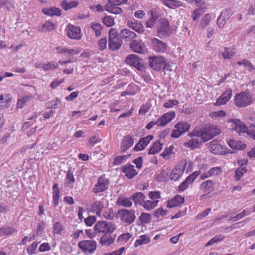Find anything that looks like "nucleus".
Here are the masks:
<instances>
[{
  "mask_svg": "<svg viewBox=\"0 0 255 255\" xmlns=\"http://www.w3.org/2000/svg\"><path fill=\"white\" fill-rule=\"evenodd\" d=\"M116 217L126 225L133 223L136 219L135 212L134 210L122 209L117 211Z\"/></svg>",
  "mask_w": 255,
  "mask_h": 255,
  "instance_id": "nucleus-1",
  "label": "nucleus"
},
{
  "mask_svg": "<svg viewBox=\"0 0 255 255\" xmlns=\"http://www.w3.org/2000/svg\"><path fill=\"white\" fill-rule=\"evenodd\" d=\"M128 0H108L107 3L105 5V10L114 14H120L123 12L121 8L119 6L126 4Z\"/></svg>",
  "mask_w": 255,
  "mask_h": 255,
  "instance_id": "nucleus-2",
  "label": "nucleus"
},
{
  "mask_svg": "<svg viewBox=\"0 0 255 255\" xmlns=\"http://www.w3.org/2000/svg\"><path fill=\"white\" fill-rule=\"evenodd\" d=\"M116 227L114 224L106 221H99L94 226V230L98 233H112Z\"/></svg>",
  "mask_w": 255,
  "mask_h": 255,
  "instance_id": "nucleus-3",
  "label": "nucleus"
},
{
  "mask_svg": "<svg viewBox=\"0 0 255 255\" xmlns=\"http://www.w3.org/2000/svg\"><path fill=\"white\" fill-rule=\"evenodd\" d=\"M252 98L249 93L242 92L236 95L234 103L238 107H245L251 102Z\"/></svg>",
  "mask_w": 255,
  "mask_h": 255,
  "instance_id": "nucleus-4",
  "label": "nucleus"
},
{
  "mask_svg": "<svg viewBox=\"0 0 255 255\" xmlns=\"http://www.w3.org/2000/svg\"><path fill=\"white\" fill-rule=\"evenodd\" d=\"M148 63L150 67L155 70H165L167 66L166 61L162 56L150 57Z\"/></svg>",
  "mask_w": 255,
  "mask_h": 255,
  "instance_id": "nucleus-5",
  "label": "nucleus"
},
{
  "mask_svg": "<svg viewBox=\"0 0 255 255\" xmlns=\"http://www.w3.org/2000/svg\"><path fill=\"white\" fill-rule=\"evenodd\" d=\"M157 33L162 36H169L172 33V29L169 22L165 18H161L158 21L157 28Z\"/></svg>",
  "mask_w": 255,
  "mask_h": 255,
  "instance_id": "nucleus-6",
  "label": "nucleus"
},
{
  "mask_svg": "<svg viewBox=\"0 0 255 255\" xmlns=\"http://www.w3.org/2000/svg\"><path fill=\"white\" fill-rule=\"evenodd\" d=\"M78 247L83 252H88L90 254L94 253L96 249L97 244L94 240H83L78 243Z\"/></svg>",
  "mask_w": 255,
  "mask_h": 255,
  "instance_id": "nucleus-7",
  "label": "nucleus"
},
{
  "mask_svg": "<svg viewBox=\"0 0 255 255\" xmlns=\"http://www.w3.org/2000/svg\"><path fill=\"white\" fill-rule=\"evenodd\" d=\"M126 62L127 64L136 67L138 70L142 71L144 66L142 64V59L135 54H131L127 57Z\"/></svg>",
  "mask_w": 255,
  "mask_h": 255,
  "instance_id": "nucleus-8",
  "label": "nucleus"
},
{
  "mask_svg": "<svg viewBox=\"0 0 255 255\" xmlns=\"http://www.w3.org/2000/svg\"><path fill=\"white\" fill-rule=\"evenodd\" d=\"M186 166V163H180L176 166L170 175V179L174 181L178 180L183 175Z\"/></svg>",
  "mask_w": 255,
  "mask_h": 255,
  "instance_id": "nucleus-9",
  "label": "nucleus"
},
{
  "mask_svg": "<svg viewBox=\"0 0 255 255\" xmlns=\"http://www.w3.org/2000/svg\"><path fill=\"white\" fill-rule=\"evenodd\" d=\"M130 48L133 52L140 54L144 53L147 50L144 43L141 40H132Z\"/></svg>",
  "mask_w": 255,
  "mask_h": 255,
  "instance_id": "nucleus-10",
  "label": "nucleus"
},
{
  "mask_svg": "<svg viewBox=\"0 0 255 255\" xmlns=\"http://www.w3.org/2000/svg\"><path fill=\"white\" fill-rule=\"evenodd\" d=\"M67 36L73 39H80L81 38V29L79 26L69 24L67 27Z\"/></svg>",
  "mask_w": 255,
  "mask_h": 255,
  "instance_id": "nucleus-11",
  "label": "nucleus"
},
{
  "mask_svg": "<svg viewBox=\"0 0 255 255\" xmlns=\"http://www.w3.org/2000/svg\"><path fill=\"white\" fill-rule=\"evenodd\" d=\"M231 124V130L237 133L245 132L246 125L243 124L239 120L230 119L228 121Z\"/></svg>",
  "mask_w": 255,
  "mask_h": 255,
  "instance_id": "nucleus-12",
  "label": "nucleus"
},
{
  "mask_svg": "<svg viewBox=\"0 0 255 255\" xmlns=\"http://www.w3.org/2000/svg\"><path fill=\"white\" fill-rule=\"evenodd\" d=\"M151 41L153 49L156 52L164 53L166 50L167 45L163 41L156 38L152 39Z\"/></svg>",
  "mask_w": 255,
  "mask_h": 255,
  "instance_id": "nucleus-13",
  "label": "nucleus"
},
{
  "mask_svg": "<svg viewBox=\"0 0 255 255\" xmlns=\"http://www.w3.org/2000/svg\"><path fill=\"white\" fill-rule=\"evenodd\" d=\"M232 95V91L231 89L226 90L222 95L217 98L214 105L220 106L224 105L231 99Z\"/></svg>",
  "mask_w": 255,
  "mask_h": 255,
  "instance_id": "nucleus-14",
  "label": "nucleus"
},
{
  "mask_svg": "<svg viewBox=\"0 0 255 255\" xmlns=\"http://www.w3.org/2000/svg\"><path fill=\"white\" fill-rule=\"evenodd\" d=\"M122 171L125 173V176L130 179L133 178L138 174L134 166L131 164H127L123 166L122 167Z\"/></svg>",
  "mask_w": 255,
  "mask_h": 255,
  "instance_id": "nucleus-15",
  "label": "nucleus"
},
{
  "mask_svg": "<svg viewBox=\"0 0 255 255\" xmlns=\"http://www.w3.org/2000/svg\"><path fill=\"white\" fill-rule=\"evenodd\" d=\"M115 238V234H104L100 238V243L102 246H108L114 242Z\"/></svg>",
  "mask_w": 255,
  "mask_h": 255,
  "instance_id": "nucleus-16",
  "label": "nucleus"
},
{
  "mask_svg": "<svg viewBox=\"0 0 255 255\" xmlns=\"http://www.w3.org/2000/svg\"><path fill=\"white\" fill-rule=\"evenodd\" d=\"M134 143V138L130 135L125 136L122 140V144L121 147V152H124L130 148Z\"/></svg>",
  "mask_w": 255,
  "mask_h": 255,
  "instance_id": "nucleus-17",
  "label": "nucleus"
},
{
  "mask_svg": "<svg viewBox=\"0 0 255 255\" xmlns=\"http://www.w3.org/2000/svg\"><path fill=\"white\" fill-rule=\"evenodd\" d=\"M108 188V183L105 179L100 177L98 179L97 184L93 188L94 192L95 193L103 192Z\"/></svg>",
  "mask_w": 255,
  "mask_h": 255,
  "instance_id": "nucleus-18",
  "label": "nucleus"
},
{
  "mask_svg": "<svg viewBox=\"0 0 255 255\" xmlns=\"http://www.w3.org/2000/svg\"><path fill=\"white\" fill-rule=\"evenodd\" d=\"M120 36L121 38L124 39L126 41H129L135 38L136 34L130 30L126 28L121 31Z\"/></svg>",
  "mask_w": 255,
  "mask_h": 255,
  "instance_id": "nucleus-19",
  "label": "nucleus"
},
{
  "mask_svg": "<svg viewBox=\"0 0 255 255\" xmlns=\"http://www.w3.org/2000/svg\"><path fill=\"white\" fill-rule=\"evenodd\" d=\"M116 203L119 206L127 208L131 207L133 204L131 197L129 198L125 197H120L117 199Z\"/></svg>",
  "mask_w": 255,
  "mask_h": 255,
  "instance_id": "nucleus-20",
  "label": "nucleus"
},
{
  "mask_svg": "<svg viewBox=\"0 0 255 255\" xmlns=\"http://www.w3.org/2000/svg\"><path fill=\"white\" fill-rule=\"evenodd\" d=\"M209 149L210 152L214 154H222L224 152L222 146L215 141L210 143Z\"/></svg>",
  "mask_w": 255,
  "mask_h": 255,
  "instance_id": "nucleus-21",
  "label": "nucleus"
},
{
  "mask_svg": "<svg viewBox=\"0 0 255 255\" xmlns=\"http://www.w3.org/2000/svg\"><path fill=\"white\" fill-rule=\"evenodd\" d=\"M162 3L167 7L171 9L179 8L183 6V3L175 0H160Z\"/></svg>",
  "mask_w": 255,
  "mask_h": 255,
  "instance_id": "nucleus-22",
  "label": "nucleus"
},
{
  "mask_svg": "<svg viewBox=\"0 0 255 255\" xmlns=\"http://www.w3.org/2000/svg\"><path fill=\"white\" fill-rule=\"evenodd\" d=\"M104 204L101 201H95L91 205V210L95 213L96 215L100 216L101 211L104 208Z\"/></svg>",
  "mask_w": 255,
  "mask_h": 255,
  "instance_id": "nucleus-23",
  "label": "nucleus"
},
{
  "mask_svg": "<svg viewBox=\"0 0 255 255\" xmlns=\"http://www.w3.org/2000/svg\"><path fill=\"white\" fill-rule=\"evenodd\" d=\"M184 202V198L180 195H176L170 201H168L167 204V207L171 208L174 207H176L181 204Z\"/></svg>",
  "mask_w": 255,
  "mask_h": 255,
  "instance_id": "nucleus-24",
  "label": "nucleus"
},
{
  "mask_svg": "<svg viewBox=\"0 0 255 255\" xmlns=\"http://www.w3.org/2000/svg\"><path fill=\"white\" fill-rule=\"evenodd\" d=\"M14 5L9 0L0 1V12H6L13 8Z\"/></svg>",
  "mask_w": 255,
  "mask_h": 255,
  "instance_id": "nucleus-25",
  "label": "nucleus"
},
{
  "mask_svg": "<svg viewBox=\"0 0 255 255\" xmlns=\"http://www.w3.org/2000/svg\"><path fill=\"white\" fill-rule=\"evenodd\" d=\"M131 199L136 205L139 204L142 206L145 200V196L143 193L137 192L131 196Z\"/></svg>",
  "mask_w": 255,
  "mask_h": 255,
  "instance_id": "nucleus-26",
  "label": "nucleus"
},
{
  "mask_svg": "<svg viewBox=\"0 0 255 255\" xmlns=\"http://www.w3.org/2000/svg\"><path fill=\"white\" fill-rule=\"evenodd\" d=\"M17 232V230L12 227L3 226L0 228V236H11Z\"/></svg>",
  "mask_w": 255,
  "mask_h": 255,
  "instance_id": "nucleus-27",
  "label": "nucleus"
},
{
  "mask_svg": "<svg viewBox=\"0 0 255 255\" xmlns=\"http://www.w3.org/2000/svg\"><path fill=\"white\" fill-rule=\"evenodd\" d=\"M43 13L47 15L50 16H60L61 15V10L56 7H52L50 8H45L42 10Z\"/></svg>",
  "mask_w": 255,
  "mask_h": 255,
  "instance_id": "nucleus-28",
  "label": "nucleus"
},
{
  "mask_svg": "<svg viewBox=\"0 0 255 255\" xmlns=\"http://www.w3.org/2000/svg\"><path fill=\"white\" fill-rule=\"evenodd\" d=\"M224 51L222 53V56L225 59L232 58L236 53L235 49L233 47H225Z\"/></svg>",
  "mask_w": 255,
  "mask_h": 255,
  "instance_id": "nucleus-29",
  "label": "nucleus"
},
{
  "mask_svg": "<svg viewBox=\"0 0 255 255\" xmlns=\"http://www.w3.org/2000/svg\"><path fill=\"white\" fill-rule=\"evenodd\" d=\"M55 28V24L52 22L48 21L41 25H39L38 26V30L41 32H46L53 30Z\"/></svg>",
  "mask_w": 255,
  "mask_h": 255,
  "instance_id": "nucleus-30",
  "label": "nucleus"
},
{
  "mask_svg": "<svg viewBox=\"0 0 255 255\" xmlns=\"http://www.w3.org/2000/svg\"><path fill=\"white\" fill-rule=\"evenodd\" d=\"M108 42V47L109 49L112 51L119 49L122 44V41L120 38L116 40H109Z\"/></svg>",
  "mask_w": 255,
  "mask_h": 255,
  "instance_id": "nucleus-31",
  "label": "nucleus"
},
{
  "mask_svg": "<svg viewBox=\"0 0 255 255\" xmlns=\"http://www.w3.org/2000/svg\"><path fill=\"white\" fill-rule=\"evenodd\" d=\"M228 145L232 149L236 150H243L246 147V144H242L241 142L234 141L233 139L229 140Z\"/></svg>",
  "mask_w": 255,
  "mask_h": 255,
  "instance_id": "nucleus-32",
  "label": "nucleus"
},
{
  "mask_svg": "<svg viewBox=\"0 0 255 255\" xmlns=\"http://www.w3.org/2000/svg\"><path fill=\"white\" fill-rule=\"evenodd\" d=\"M74 182L75 178L73 173L70 170H68L66 174L65 185L67 187L72 189L74 186Z\"/></svg>",
  "mask_w": 255,
  "mask_h": 255,
  "instance_id": "nucleus-33",
  "label": "nucleus"
},
{
  "mask_svg": "<svg viewBox=\"0 0 255 255\" xmlns=\"http://www.w3.org/2000/svg\"><path fill=\"white\" fill-rule=\"evenodd\" d=\"M158 202L159 200H145L142 206L146 210L149 211L156 207L157 206Z\"/></svg>",
  "mask_w": 255,
  "mask_h": 255,
  "instance_id": "nucleus-34",
  "label": "nucleus"
},
{
  "mask_svg": "<svg viewBox=\"0 0 255 255\" xmlns=\"http://www.w3.org/2000/svg\"><path fill=\"white\" fill-rule=\"evenodd\" d=\"M90 27L92 32L95 33L96 37H99L101 35L102 26L101 24L97 22H92L90 24Z\"/></svg>",
  "mask_w": 255,
  "mask_h": 255,
  "instance_id": "nucleus-35",
  "label": "nucleus"
},
{
  "mask_svg": "<svg viewBox=\"0 0 255 255\" xmlns=\"http://www.w3.org/2000/svg\"><path fill=\"white\" fill-rule=\"evenodd\" d=\"M190 126V124L187 122H182L176 124L174 128H177V130H179L183 134L189 130Z\"/></svg>",
  "mask_w": 255,
  "mask_h": 255,
  "instance_id": "nucleus-36",
  "label": "nucleus"
},
{
  "mask_svg": "<svg viewBox=\"0 0 255 255\" xmlns=\"http://www.w3.org/2000/svg\"><path fill=\"white\" fill-rule=\"evenodd\" d=\"M162 144L158 140L154 142L150 149L149 150L148 153L149 154H155L158 153L162 148Z\"/></svg>",
  "mask_w": 255,
  "mask_h": 255,
  "instance_id": "nucleus-37",
  "label": "nucleus"
},
{
  "mask_svg": "<svg viewBox=\"0 0 255 255\" xmlns=\"http://www.w3.org/2000/svg\"><path fill=\"white\" fill-rule=\"evenodd\" d=\"M78 3V1L67 2L66 0H63L61 3V6L63 9L67 11L71 8L77 7Z\"/></svg>",
  "mask_w": 255,
  "mask_h": 255,
  "instance_id": "nucleus-38",
  "label": "nucleus"
},
{
  "mask_svg": "<svg viewBox=\"0 0 255 255\" xmlns=\"http://www.w3.org/2000/svg\"><path fill=\"white\" fill-rule=\"evenodd\" d=\"M150 238L146 235H141L139 239H137L134 243L135 247H137L140 245L147 244L150 242Z\"/></svg>",
  "mask_w": 255,
  "mask_h": 255,
  "instance_id": "nucleus-39",
  "label": "nucleus"
},
{
  "mask_svg": "<svg viewBox=\"0 0 255 255\" xmlns=\"http://www.w3.org/2000/svg\"><path fill=\"white\" fill-rule=\"evenodd\" d=\"M46 105L48 108H59L61 106V101L59 99L56 98L53 100L47 102Z\"/></svg>",
  "mask_w": 255,
  "mask_h": 255,
  "instance_id": "nucleus-40",
  "label": "nucleus"
},
{
  "mask_svg": "<svg viewBox=\"0 0 255 255\" xmlns=\"http://www.w3.org/2000/svg\"><path fill=\"white\" fill-rule=\"evenodd\" d=\"M201 143V140H199L196 138H193L190 140L189 141L184 143L185 147H190L192 148H195L197 147Z\"/></svg>",
  "mask_w": 255,
  "mask_h": 255,
  "instance_id": "nucleus-41",
  "label": "nucleus"
},
{
  "mask_svg": "<svg viewBox=\"0 0 255 255\" xmlns=\"http://www.w3.org/2000/svg\"><path fill=\"white\" fill-rule=\"evenodd\" d=\"M57 51L58 53H64L65 54H68V55H73L79 53L78 51L73 49H68L66 48H63L62 47H58L57 48Z\"/></svg>",
  "mask_w": 255,
  "mask_h": 255,
  "instance_id": "nucleus-42",
  "label": "nucleus"
},
{
  "mask_svg": "<svg viewBox=\"0 0 255 255\" xmlns=\"http://www.w3.org/2000/svg\"><path fill=\"white\" fill-rule=\"evenodd\" d=\"M214 185V182L212 180H209L203 182L201 184V187L204 191L207 192L212 190Z\"/></svg>",
  "mask_w": 255,
  "mask_h": 255,
  "instance_id": "nucleus-43",
  "label": "nucleus"
},
{
  "mask_svg": "<svg viewBox=\"0 0 255 255\" xmlns=\"http://www.w3.org/2000/svg\"><path fill=\"white\" fill-rule=\"evenodd\" d=\"M245 132H246L251 138L255 140V125H252L249 127L246 126Z\"/></svg>",
  "mask_w": 255,
  "mask_h": 255,
  "instance_id": "nucleus-44",
  "label": "nucleus"
},
{
  "mask_svg": "<svg viewBox=\"0 0 255 255\" xmlns=\"http://www.w3.org/2000/svg\"><path fill=\"white\" fill-rule=\"evenodd\" d=\"M139 218L141 223H149L151 220V215L147 213H142Z\"/></svg>",
  "mask_w": 255,
  "mask_h": 255,
  "instance_id": "nucleus-45",
  "label": "nucleus"
},
{
  "mask_svg": "<svg viewBox=\"0 0 255 255\" xmlns=\"http://www.w3.org/2000/svg\"><path fill=\"white\" fill-rule=\"evenodd\" d=\"M103 216L104 218L108 220L113 219L115 214L113 209L112 208H109L105 209L103 213Z\"/></svg>",
  "mask_w": 255,
  "mask_h": 255,
  "instance_id": "nucleus-46",
  "label": "nucleus"
},
{
  "mask_svg": "<svg viewBox=\"0 0 255 255\" xmlns=\"http://www.w3.org/2000/svg\"><path fill=\"white\" fill-rule=\"evenodd\" d=\"M167 212V210H164L162 208H159L153 212V215L155 218L158 219L166 215Z\"/></svg>",
  "mask_w": 255,
  "mask_h": 255,
  "instance_id": "nucleus-47",
  "label": "nucleus"
},
{
  "mask_svg": "<svg viewBox=\"0 0 255 255\" xmlns=\"http://www.w3.org/2000/svg\"><path fill=\"white\" fill-rule=\"evenodd\" d=\"M205 11L202 8H197L194 10L193 12L191 17L194 21L198 19L200 16H201L204 13Z\"/></svg>",
  "mask_w": 255,
  "mask_h": 255,
  "instance_id": "nucleus-48",
  "label": "nucleus"
},
{
  "mask_svg": "<svg viewBox=\"0 0 255 255\" xmlns=\"http://www.w3.org/2000/svg\"><path fill=\"white\" fill-rule=\"evenodd\" d=\"M214 137L213 135L209 132V130H203L201 139L202 140L203 142H206Z\"/></svg>",
  "mask_w": 255,
  "mask_h": 255,
  "instance_id": "nucleus-49",
  "label": "nucleus"
},
{
  "mask_svg": "<svg viewBox=\"0 0 255 255\" xmlns=\"http://www.w3.org/2000/svg\"><path fill=\"white\" fill-rule=\"evenodd\" d=\"M102 22L107 27H111L115 23L114 18L110 16L104 17L102 18Z\"/></svg>",
  "mask_w": 255,
  "mask_h": 255,
  "instance_id": "nucleus-50",
  "label": "nucleus"
},
{
  "mask_svg": "<svg viewBox=\"0 0 255 255\" xmlns=\"http://www.w3.org/2000/svg\"><path fill=\"white\" fill-rule=\"evenodd\" d=\"M209 132L213 135L214 137L217 136L220 133V130L218 128L216 125H209L208 129Z\"/></svg>",
  "mask_w": 255,
  "mask_h": 255,
  "instance_id": "nucleus-51",
  "label": "nucleus"
},
{
  "mask_svg": "<svg viewBox=\"0 0 255 255\" xmlns=\"http://www.w3.org/2000/svg\"><path fill=\"white\" fill-rule=\"evenodd\" d=\"M211 16L209 14H206L204 15V16L202 18L200 22V26L202 28H205L207 26L210 20H211Z\"/></svg>",
  "mask_w": 255,
  "mask_h": 255,
  "instance_id": "nucleus-52",
  "label": "nucleus"
},
{
  "mask_svg": "<svg viewBox=\"0 0 255 255\" xmlns=\"http://www.w3.org/2000/svg\"><path fill=\"white\" fill-rule=\"evenodd\" d=\"M58 67V64L55 62H51L46 64L42 65L41 68L45 71L48 70H53Z\"/></svg>",
  "mask_w": 255,
  "mask_h": 255,
  "instance_id": "nucleus-53",
  "label": "nucleus"
},
{
  "mask_svg": "<svg viewBox=\"0 0 255 255\" xmlns=\"http://www.w3.org/2000/svg\"><path fill=\"white\" fill-rule=\"evenodd\" d=\"M223 239V237L220 235H216L212 239H211L210 241H209L205 245V247L209 246L214 243H218Z\"/></svg>",
  "mask_w": 255,
  "mask_h": 255,
  "instance_id": "nucleus-54",
  "label": "nucleus"
},
{
  "mask_svg": "<svg viewBox=\"0 0 255 255\" xmlns=\"http://www.w3.org/2000/svg\"><path fill=\"white\" fill-rule=\"evenodd\" d=\"M108 34V41L119 39L117 30L114 28H111L109 31Z\"/></svg>",
  "mask_w": 255,
  "mask_h": 255,
  "instance_id": "nucleus-55",
  "label": "nucleus"
},
{
  "mask_svg": "<svg viewBox=\"0 0 255 255\" xmlns=\"http://www.w3.org/2000/svg\"><path fill=\"white\" fill-rule=\"evenodd\" d=\"M129 157L128 155H121L116 157L114 160V164L119 165L122 164L124 161L128 159Z\"/></svg>",
  "mask_w": 255,
  "mask_h": 255,
  "instance_id": "nucleus-56",
  "label": "nucleus"
},
{
  "mask_svg": "<svg viewBox=\"0 0 255 255\" xmlns=\"http://www.w3.org/2000/svg\"><path fill=\"white\" fill-rule=\"evenodd\" d=\"M38 244V243L34 242L27 248V250L29 255H32L36 253V250Z\"/></svg>",
  "mask_w": 255,
  "mask_h": 255,
  "instance_id": "nucleus-57",
  "label": "nucleus"
},
{
  "mask_svg": "<svg viewBox=\"0 0 255 255\" xmlns=\"http://www.w3.org/2000/svg\"><path fill=\"white\" fill-rule=\"evenodd\" d=\"M175 113L174 112H171L165 113L162 117L161 119H165L167 121V124L170 122L175 117Z\"/></svg>",
  "mask_w": 255,
  "mask_h": 255,
  "instance_id": "nucleus-58",
  "label": "nucleus"
},
{
  "mask_svg": "<svg viewBox=\"0 0 255 255\" xmlns=\"http://www.w3.org/2000/svg\"><path fill=\"white\" fill-rule=\"evenodd\" d=\"M175 113L174 112H171L165 113L162 117L161 119H165L167 121V124L170 122L175 117Z\"/></svg>",
  "mask_w": 255,
  "mask_h": 255,
  "instance_id": "nucleus-59",
  "label": "nucleus"
},
{
  "mask_svg": "<svg viewBox=\"0 0 255 255\" xmlns=\"http://www.w3.org/2000/svg\"><path fill=\"white\" fill-rule=\"evenodd\" d=\"M132 235L129 233H126L123 234L119 236L117 239L118 242H127L131 237Z\"/></svg>",
  "mask_w": 255,
  "mask_h": 255,
  "instance_id": "nucleus-60",
  "label": "nucleus"
},
{
  "mask_svg": "<svg viewBox=\"0 0 255 255\" xmlns=\"http://www.w3.org/2000/svg\"><path fill=\"white\" fill-rule=\"evenodd\" d=\"M98 49L103 51L107 47V41L106 38H103L100 39L98 41Z\"/></svg>",
  "mask_w": 255,
  "mask_h": 255,
  "instance_id": "nucleus-61",
  "label": "nucleus"
},
{
  "mask_svg": "<svg viewBox=\"0 0 255 255\" xmlns=\"http://www.w3.org/2000/svg\"><path fill=\"white\" fill-rule=\"evenodd\" d=\"M199 175V171H195L188 176L185 180L188 183V184H190L193 182Z\"/></svg>",
  "mask_w": 255,
  "mask_h": 255,
  "instance_id": "nucleus-62",
  "label": "nucleus"
},
{
  "mask_svg": "<svg viewBox=\"0 0 255 255\" xmlns=\"http://www.w3.org/2000/svg\"><path fill=\"white\" fill-rule=\"evenodd\" d=\"M64 230L63 226L59 222H56L53 225L54 234H60Z\"/></svg>",
  "mask_w": 255,
  "mask_h": 255,
  "instance_id": "nucleus-63",
  "label": "nucleus"
},
{
  "mask_svg": "<svg viewBox=\"0 0 255 255\" xmlns=\"http://www.w3.org/2000/svg\"><path fill=\"white\" fill-rule=\"evenodd\" d=\"M232 13L230 9H225L223 10L220 15L225 21H227L232 15Z\"/></svg>",
  "mask_w": 255,
  "mask_h": 255,
  "instance_id": "nucleus-64",
  "label": "nucleus"
}]
</instances>
